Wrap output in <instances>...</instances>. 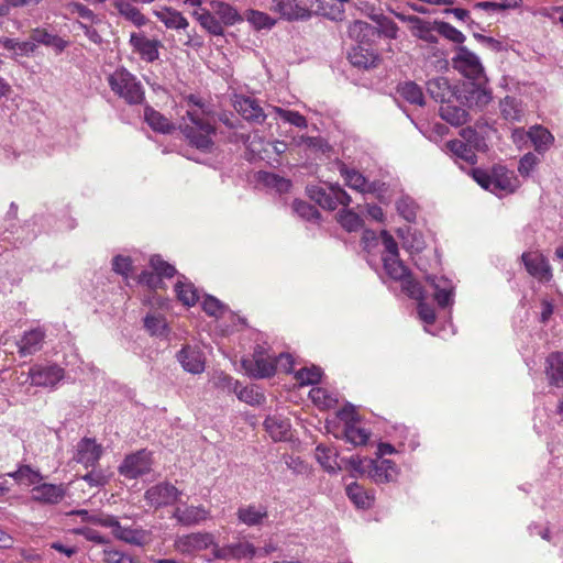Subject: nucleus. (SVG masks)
<instances>
[{"label":"nucleus","mask_w":563,"mask_h":563,"mask_svg":"<svg viewBox=\"0 0 563 563\" xmlns=\"http://www.w3.org/2000/svg\"><path fill=\"white\" fill-rule=\"evenodd\" d=\"M309 195L320 207L328 210H334L340 205L346 207L351 203V197L339 184L309 188Z\"/></svg>","instance_id":"nucleus-6"},{"label":"nucleus","mask_w":563,"mask_h":563,"mask_svg":"<svg viewBox=\"0 0 563 563\" xmlns=\"http://www.w3.org/2000/svg\"><path fill=\"white\" fill-rule=\"evenodd\" d=\"M438 27L439 35H442L443 37L453 43L462 44L465 41V35L460 30H457L448 22L440 21L438 23Z\"/></svg>","instance_id":"nucleus-62"},{"label":"nucleus","mask_w":563,"mask_h":563,"mask_svg":"<svg viewBox=\"0 0 563 563\" xmlns=\"http://www.w3.org/2000/svg\"><path fill=\"white\" fill-rule=\"evenodd\" d=\"M336 218L341 227L347 232L358 231L363 227V219L351 209L341 210Z\"/></svg>","instance_id":"nucleus-50"},{"label":"nucleus","mask_w":563,"mask_h":563,"mask_svg":"<svg viewBox=\"0 0 563 563\" xmlns=\"http://www.w3.org/2000/svg\"><path fill=\"white\" fill-rule=\"evenodd\" d=\"M244 143L247 148L260 158H264L263 153H267L268 148H272L277 155H280L287 150V144L285 142L275 141L273 143H265L261 137L254 135L253 139L249 135Z\"/></svg>","instance_id":"nucleus-35"},{"label":"nucleus","mask_w":563,"mask_h":563,"mask_svg":"<svg viewBox=\"0 0 563 563\" xmlns=\"http://www.w3.org/2000/svg\"><path fill=\"white\" fill-rule=\"evenodd\" d=\"M177 298L187 307H192L199 300L197 288L191 283H183L180 280L175 285Z\"/></svg>","instance_id":"nucleus-45"},{"label":"nucleus","mask_w":563,"mask_h":563,"mask_svg":"<svg viewBox=\"0 0 563 563\" xmlns=\"http://www.w3.org/2000/svg\"><path fill=\"white\" fill-rule=\"evenodd\" d=\"M10 475L20 484L25 485H35L42 481L40 472L33 470L30 465H22Z\"/></svg>","instance_id":"nucleus-53"},{"label":"nucleus","mask_w":563,"mask_h":563,"mask_svg":"<svg viewBox=\"0 0 563 563\" xmlns=\"http://www.w3.org/2000/svg\"><path fill=\"white\" fill-rule=\"evenodd\" d=\"M233 106L245 120L254 123H263L268 115L258 102L251 97L235 96Z\"/></svg>","instance_id":"nucleus-22"},{"label":"nucleus","mask_w":563,"mask_h":563,"mask_svg":"<svg viewBox=\"0 0 563 563\" xmlns=\"http://www.w3.org/2000/svg\"><path fill=\"white\" fill-rule=\"evenodd\" d=\"M427 283L433 290V299L444 309L454 303L455 285L444 276L428 275Z\"/></svg>","instance_id":"nucleus-14"},{"label":"nucleus","mask_w":563,"mask_h":563,"mask_svg":"<svg viewBox=\"0 0 563 563\" xmlns=\"http://www.w3.org/2000/svg\"><path fill=\"white\" fill-rule=\"evenodd\" d=\"M336 452L332 448L319 444L316 448V457L318 462L330 472H334L338 467L336 464Z\"/></svg>","instance_id":"nucleus-51"},{"label":"nucleus","mask_w":563,"mask_h":563,"mask_svg":"<svg viewBox=\"0 0 563 563\" xmlns=\"http://www.w3.org/2000/svg\"><path fill=\"white\" fill-rule=\"evenodd\" d=\"M214 539L209 532H192L179 536L174 541V548L181 554H190L213 547Z\"/></svg>","instance_id":"nucleus-13"},{"label":"nucleus","mask_w":563,"mask_h":563,"mask_svg":"<svg viewBox=\"0 0 563 563\" xmlns=\"http://www.w3.org/2000/svg\"><path fill=\"white\" fill-rule=\"evenodd\" d=\"M202 310L211 317L220 318L223 316L227 307L216 297L206 295L201 303Z\"/></svg>","instance_id":"nucleus-60"},{"label":"nucleus","mask_w":563,"mask_h":563,"mask_svg":"<svg viewBox=\"0 0 563 563\" xmlns=\"http://www.w3.org/2000/svg\"><path fill=\"white\" fill-rule=\"evenodd\" d=\"M528 139L532 143L534 150L542 154L547 152L554 142V136L542 125H533L528 131Z\"/></svg>","instance_id":"nucleus-34"},{"label":"nucleus","mask_w":563,"mask_h":563,"mask_svg":"<svg viewBox=\"0 0 563 563\" xmlns=\"http://www.w3.org/2000/svg\"><path fill=\"white\" fill-rule=\"evenodd\" d=\"M427 91L432 99L441 103L453 101L455 98V91L445 77L430 79L427 82Z\"/></svg>","instance_id":"nucleus-30"},{"label":"nucleus","mask_w":563,"mask_h":563,"mask_svg":"<svg viewBox=\"0 0 563 563\" xmlns=\"http://www.w3.org/2000/svg\"><path fill=\"white\" fill-rule=\"evenodd\" d=\"M111 91L130 106L141 104L145 100L142 82L124 67H118L107 76Z\"/></svg>","instance_id":"nucleus-2"},{"label":"nucleus","mask_w":563,"mask_h":563,"mask_svg":"<svg viewBox=\"0 0 563 563\" xmlns=\"http://www.w3.org/2000/svg\"><path fill=\"white\" fill-rule=\"evenodd\" d=\"M181 492L169 482H161L148 487L144 493L146 504L155 509L175 504Z\"/></svg>","instance_id":"nucleus-9"},{"label":"nucleus","mask_w":563,"mask_h":563,"mask_svg":"<svg viewBox=\"0 0 563 563\" xmlns=\"http://www.w3.org/2000/svg\"><path fill=\"white\" fill-rule=\"evenodd\" d=\"M380 257L384 269L390 278L397 280L406 277L407 273H409L407 266L400 260L398 249H384Z\"/></svg>","instance_id":"nucleus-26"},{"label":"nucleus","mask_w":563,"mask_h":563,"mask_svg":"<svg viewBox=\"0 0 563 563\" xmlns=\"http://www.w3.org/2000/svg\"><path fill=\"white\" fill-rule=\"evenodd\" d=\"M264 427L274 441L287 440L289 437L290 422L283 416H268L264 421Z\"/></svg>","instance_id":"nucleus-31"},{"label":"nucleus","mask_w":563,"mask_h":563,"mask_svg":"<svg viewBox=\"0 0 563 563\" xmlns=\"http://www.w3.org/2000/svg\"><path fill=\"white\" fill-rule=\"evenodd\" d=\"M211 553L217 560H252L257 554L255 545L249 541H238L225 545L213 544Z\"/></svg>","instance_id":"nucleus-10"},{"label":"nucleus","mask_w":563,"mask_h":563,"mask_svg":"<svg viewBox=\"0 0 563 563\" xmlns=\"http://www.w3.org/2000/svg\"><path fill=\"white\" fill-rule=\"evenodd\" d=\"M211 8L222 25H233L242 20L238 11L228 3L212 1Z\"/></svg>","instance_id":"nucleus-41"},{"label":"nucleus","mask_w":563,"mask_h":563,"mask_svg":"<svg viewBox=\"0 0 563 563\" xmlns=\"http://www.w3.org/2000/svg\"><path fill=\"white\" fill-rule=\"evenodd\" d=\"M44 339L45 331L41 328L24 332L18 342L19 354L21 356H29L37 353L43 346Z\"/></svg>","instance_id":"nucleus-28"},{"label":"nucleus","mask_w":563,"mask_h":563,"mask_svg":"<svg viewBox=\"0 0 563 563\" xmlns=\"http://www.w3.org/2000/svg\"><path fill=\"white\" fill-rule=\"evenodd\" d=\"M544 374L550 386L563 387V351L551 352L545 357Z\"/></svg>","instance_id":"nucleus-23"},{"label":"nucleus","mask_w":563,"mask_h":563,"mask_svg":"<svg viewBox=\"0 0 563 563\" xmlns=\"http://www.w3.org/2000/svg\"><path fill=\"white\" fill-rule=\"evenodd\" d=\"M350 62L360 68H369L376 65L378 58L371 45H355L349 53Z\"/></svg>","instance_id":"nucleus-33"},{"label":"nucleus","mask_w":563,"mask_h":563,"mask_svg":"<svg viewBox=\"0 0 563 563\" xmlns=\"http://www.w3.org/2000/svg\"><path fill=\"white\" fill-rule=\"evenodd\" d=\"M103 527L110 528L115 539L129 544L142 545L145 541L144 530L122 527L118 518L112 515H107V520L103 522Z\"/></svg>","instance_id":"nucleus-19"},{"label":"nucleus","mask_w":563,"mask_h":563,"mask_svg":"<svg viewBox=\"0 0 563 563\" xmlns=\"http://www.w3.org/2000/svg\"><path fill=\"white\" fill-rule=\"evenodd\" d=\"M292 210L298 217L307 221H317L320 217V213L314 206L302 200H295L292 202Z\"/></svg>","instance_id":"nucleus-58"},{"label":"nucleus","mask_w":563,"mask_h":563,"mask_svg":"<svg viewBox=\"0 0 563 563\" xmlns=\"http://www.w3.org/2000/svg\"><path fill=\"white\" fill-rule=\"evenodd\" d=\"M339 170L345 184L356 191L368 194L379 189L377 183H369L360 172L349 168L344 164L340 165Z\"/></svg>","instance_id":"nucleus-24"},{"label":"nucleus","mask_w":563,"mask_h":563,"mask_svg":"<svg viewBox=\"0 0 563 563\" xmlns=\"http://www.w3.org/2000/svg\"><path fill=\"white\" fill-rule=\"evenodd\" d=\"M271 10L286 21L308 20L311 11L298 0H273Z\"/></svg>","instance_id":"nucleus-18"},{"label":"nucleus","mask_w":563,"mask_h":563,"mask_svg":"<svg viewBox=\"0 0 563 563\" xmlns=\"http://www.w3.org/2000/svg\"><path fill=\"white\" fill-rule=\"evenodd\" d=\"M144 328L154 336H167L169 327L165 317L161 313H148L144 318Z\"/></svg>","instance_id":"nucleus-40"},{"label":"nucleus","mask_w":563,"mask_h":563,"mask_svg":"<svg viewBox=\"0 0 563 563\" xmlns=\"http://www.w3.org/2000/svg\"><path fill=\"white\" fill-rule=\"evenodd\" d=\"M144 119L154 131L161 133H169L174 128L166 117L151 107L145 108Z\"/></svg>","instance_id":"nucleus-42"},{"label":"nucleus","mask_w":563,"mask_h":563,"mask_svg":"<svg viewBox=\"0 0 563 563\" xmlns=\"http://www.w3.org/2000/svg\"><path fill=\"white\" fill-rule=\"evenodd\" d=\"M322 372L320 367L312 366L310 368L303 367L296 373V378L302 385L318 384L321 379Z\"/></svg>","instance_id":"nucleus-61"},{"label":"nucleus","mask_w":563,"mask_h":563,"mask_svg":"<svg viewBox=\"0 0 563 563\" xmlns=\"http://www.w3.org/2000/svg\"><path fill=\"white\" fill-rule=\"evenodd\" d=\"M35 500L46 504H57L65 496V489L62 485L40 484L32 489Z\"/></svg>","instance_id":"nucleus-32"},{"label":"nucleus","mask_w":563,"mask_h":563,"mask_svg":"<svg viewBox=\"0 0 563 563\" xmlns=\"http://www.w3.org/2000/svg\"><path fill=\"white\" fill-rule=\"evenodd\" d=\"M397 19L408 24L409 31L412 36L428 43L437 44L439 41V27L440 21H428L417 15H407L402 13H396Z\"/></svg>","instance_id":"nucleus-8"},{"label":"nucleus","mask_w":563,"mask_h":563,"mask_svg":"<svg viewBox=\"0 0 563 563\" xmlns=\"http://www.w3.org/2000/svg\"><path fill=\"white\" fill-rule=\"evenodd\" d=\"M260 179L271 188L276 189L278 192H286L289 190L291 184L288 179L279 177L273 173H260Z\"/></svg>","instance_id":"nucleus-59"},{"label":"nucleus","mask_w":563,"mask_h":563,"mask_svg":"<svg viewBox=\"0 0 563 563\" xmlns=\"http://www.w3.org/2000/svg\"><path fill=\"white\" fill-rule=\"evenodd\" d=\"M500 113L508 122H521L525 115L522 102L515 97L507 96L500 101Z\"/></svg>","instance_id":"nucleus-36"},{"label":"nucleus","mask_w":563,"mask_h":563,"mask_svg":"<svg viewBox=\"0 0 563 563\" xmlns=\"http://www.w3.org/2000/svg\"><path fill=\"white\" fill-rule=\"evenodd\" d=\"M399 95L408 102L417 106L424 103V96L421 88L413 81H406L398 86Z\"/></svg>","instance_id":"nucleus-44"},{"label":"nucleus","mask_w":563,"mask_h":563,"mask_svg":"<svg viewBox=\"0 0 563 563\" xmlns=\"http://www.w3.org/2000/svg\"><path fill=\"white\" fill-rule=\"evenodd\" d=\"M173 518L180 525L189 527L207 520L209 518V511L203 506L177 507L173 514Z\"/></svg>","instance_id":"nucleus-29"},{"label":"nucleus","mask_w":563,"mask_h":563,"mask_svg":"<svg viewBox=\"0 0 563 563\" xmlns=\"http://www.w3.org/2000/svg\"><path fill=\"white\" fill-rule=\"evenodd\" d=\"M398 280H400L401 289L408 297L418 301L424 299L422 286L411 277L410 273H407L406 277L399 278Z\"/></svg>","instance_id":"nucleus-55"},{"label":"nucleus","mask_w":563,"mask_h":563,"mask_svg":"<svg viewBox=\"0 0 563 563\" xmlns=\"http://www.w3.org/2000/svg\"><path fill=\"white\" fill-rule=\"evenodd\" d=\"M150 266L162 280L163 278H172L177 273L175 266L164 261L161 255H153L150 260Z\"/></svg>","instance_id":"nucleus-56"},{"label":"nucleus","mask_w":563,"mask_h":563,"mask_svg":"<svg viewBox=\"0 0 563 563\" xmlns=\"http://www.w3.org/2000/svg\"><path fill=\"white\" fill-rule=\"evenodd\" d=\"M129 44L132 52L146 63H153L159 57L161 41L147 37L144 32H132Z\"/></svg>","instance_id":"nucleus-12"},{"label":"nucleus","mask_w":563,"mask_h":563,"mask_svg":"<svg viewBox=\"0 0 563 563\" xmlns=\"http://www.w3.org/2000/svg\"><path fill=\"white\" fill-rule=\"evenodd\" d=\"M350 464L354 471L366 474L376 484L396 482L399 474L397 465L391 460H373L352 456Z\"/></svg>","instance_id":"nucleus-4"},{"label":"nucleus","mask_w":563,"mask_h":563,"mask_svg":"<svg viewBox=\"0 0 563 563\" xmlns=\"http://www.w3.org/2000/svg\"><path fill=\"white\" fill-rule=\"evenodd\" d=\"M213 385L225 393H234L240 387V383L228 374L220 373L213 377Z\"/></svg>","instance_id":"nucleus-63"},{"label":"nucleus","mask_w":563,"mask_h":563,"mask_svg":"<svg viewBox=\"0 0 563 563\" xmlns=\"http://www.w3.org/2000/svg\"><path fill=\"white\" fill-rule=\"evenodd\" d=\"M527 272L540 282H549L552 277L551 266L547 257L539 251L525 252L521 255Z\"/></svg>","instance_id":"nucleus-17"},{"label":"nucleus","mask_w":563,"mask_h":563,"mask_svg":"<svg viewBox=\"0 0 563 563\" xmlns=\"http://www.w3.org/2000/svg\"><path fill=\"white\" fill-rule=\"evenodd\" d=\"M235 515L239 523L260 527L268 518V509L262 504H249L239 507Z\"/></svg>","instance_id":"nucleus-21"},{"label":"nucleus","mask_w":563,"mask_h":563,"mask_svg":"<svg viewBox=\"0 0 563 563\" xmlns=\"http://www.w3.org/2000/svg\"><path fill=\"white\" fill-rule=\"evenodd\" d=\"M152 453L140 450L124 457L119 466L120 475L129 479H136L152 471Z\"/></svg>","instance_id":"nucleus-7"},{"label":"nucleus","mask_w":563,"mask_h":563,"mask_svg":"<svg viewBox=\"0 0 563 563\" xmlns=\"http://www.w3.org/2000/svg\"><path fill=\"white\" fill-rule=\"evenodd\" d=\"M114 7L123 18L132 22L134 25L143 26L146 24V18L131 2L126 0H117L114 2Z\"/></svg>","instance_id":"nucleus-43"},{"label":"nucleus","mask_w":563,"mask_h":563,"mask_svg":"<svg viewBox=\"0 0 563 563\" xmlns=\"http://www.w3.org/2000/svg\"><path fill=\"white\" fill-rule=\"evenodd\" d=\"M349 36L356 42V45H371L379 37V31L376 26L356 20L349 25Z\"/></svg>","instance_id":"nucleus-25"},{"label":"nucleus","mask_w":563,"mask_h":563,"mask_svg":"<svg viewBox=\"0 0 563 563\" xmlns=\"http://www.w3.org/2000/svg\"><path fill=\"white\" fill-rule=\"evenodd\" d=\"M29 377L31 385L48 387L55 386L64 377V368L60 366L53 365H40L32 366L29 371Z\"/></svg>","instance_id":"nucleus-16"},{"label":"nucleus","mask_w":563,"mask_h":563,"mask_svg":"<svg viewBox=\"0 0 563 563\" xmlns=\"http://www.w3.org/2000/svg\"><path fill=\"white\" fill-rule=\"evenodd\" d=\"M104 563H132V556L115 549H104L102 551Z\"/></svg>","instance_id":"nucleus-64"},{"label":"nucleus","mask_w":563,"mask_h":563,"mask_svg":"<svg viewBox=\"0 0 563 563\" xmlns=\"http://www.w3.org/2000/svg\"><path fill=\"white\" fill-rule=\"evenodd\" d=\"M453 67L473 82L486 81L479 57L465 46H460L452 58Z\"/></svg>","instance_id":"nucleus-5"},{"label":"nucleus","mask_w":563,"mask_h":563,"mask_svg":"<svg viewBox=\"0 0 563 563\" xmlns=\"http://www.w3.org/2000/svg\"><path fill=\"white\" fill-rule=\"evenodd\" d=\"M245 19L256 29H272L276 20L269 16L267 13L257 10H247L245 12Z\"/></svg>","instance_id":"nucleus-52"},{"label":"nucleus","mask_w":563,"mask_h":563,"mask_svg":"<svg viewBox=\"0 0 563 563\" xmlns=\"http://www.w3.org/2000/svg\"><path fill=\"white\" fill-rule=\"evenodd\" d=\"M439 112L444 121L455 126L464 124L467 120L466 110L456 104H453L452 101L441 103Z\"/></svg>","instance_id":"nucleus-38"},{"label":"nucleus","mask_w":563,"mask_h":563,"mask_svg":"<svg viewBox=\"0 0 563 563\" xmlns=\"http://www.w3.org/2000/svg\"><path fill=\"white\" fill-rule=\"evenodd\" d=\"M195 15L200 23V25L207 30L210 34L213 35H222L223 26L217 15L210 13L209 11L201 10L200 12H195Z\"/></svg>","instance_id":"nucleus-49"},{"label":"nucleus","mask_w":563,"mask_h":563,"mask_svg":"<svg viewBox=\"0 0 563 563\" xmlns=\"http://www.w3.org/2000/svg\"><path fill=\"white\" fill-rule=\"evenodd\" d=\"M418 209V205L409 196H401L396 201V210L398 214L409 223L416 221Z\"/></svg>","instance_id":"nucleus-46"},{"label":"nucleus","mask_w":563,"mask_h":563,"mask_svg":"<svg viewBox=\"0 0 563 563\" xmlns=\"http://www.w3.org/2000/svg\"><path fill=\"white\" fill-rule=\"evenodd\" d=\"M102 446L95 439L82 438L76 446L74 460L86 467L95 466L102 455Z\"/></svg>","instance_id":"nucleus-20"},{"label":"nucleus","mask_w":563,"mask_h":563,"mask_svg":"<svg viewBox=\"0 0 563 563\" xmlns=\"http://www.w3.org/2000/svg\"><path fill=\"white\" fill-rule=\"evenodd\" d=\"M345 490L347 497L357 508L368 509L372 507L374 496L371 493L366 492L357 483H352L347 485Z\"/></svg>","instance_id":"nucleus-39"},{"label":"nucleus","mask_w":563,"mask_h":563,"mask_svg":"<svg viewBox=\"0 0 563 563\" xmlns=\"http://www.w3.org/2000/svg\"><path fill=\"white\" fill-rule=\"evenodd\" d=\"M188 101L194 108L187 110L179 129L190 144L200 150H208L212 145L211 135L214 133V126L195 96H190Z\"/></svg>","instance_id":"nucleus-1"},{"label":"nucleus","mask_w":563,"mask_h":563,"mask_svg":"<svg viewBox=\"0 0 563 563\" xmlns=\"http://www.w3.org/2000/svg\"><path fill=\"white\" fill-rule=\"evenodd\" d=\"M473 177L481 187L496 195L514 192L519 186V181L514 172L504 166L494 167L492 173L474 169Z\"/></svg>","instance_id":"nucleus-3"},{"label":"nucleus","mask_w":563,"mask_h":563,"mask_svg":"<svg viewBox=\"0 0 563 563\" xmlns=\"http://www.w3.org/2000/svg\"><path fill=\"white\" fill-rule=\"evenodd\" d=\"M272 111L282 118L285 122L297 128H307V119L297 111L285 110L279 107H272Z\"/></svg>","instance_id":"nucleus-57"},{"label":"nucleus","mask_w":563,"mask_h":563,"mask_svg":"<svg viewBox=\"0 0 563 563\" xmlns=\"http://www.w3.org/2000/svg\"><path fill=\"white\" fill-rule=\"evenodd\" d=\"M349 0H309L310 11L330 20H341L344 14V3Z\"/></svg>","instance_id":"nucleus-27"},{"label":"nucleus","mask_w":563,"mask_h":563,"mask_svg":"<svg viewBox=\"0 0 563 563\" xmlns=\"http://www.w3.org/2000/svg\"><path fill=\"white\" fill-rule=\"evenodd\" d=\"M450 152H452L457 158L463 159L467 164L476 163V154L472 146L461 140H453L446 144Z\"/></svg>","instance_id":"nucleus-47"},{"label":"nucleus","mask_w":563,"mask_h":563,"mask_svg":"<svg viewBox=\"0 0 563 563\" xmlns=\"http://www.w3.org/2000/svg\"><path fill=\"white\" fill-rule=\"evenodd\" d=\"M242 366L254 378L271 377L276 372V364L265 355L262 346L257 345L251 358H243Z\"/></svg>","instance_id":"nucleus-11"},{"label":"nucleus","mask_w":563,"mask_h":563,"mask_svg":"<svg viewBox=\"0 0 563 563\" xmlns=\"http://www.w3.org/2000/svg\"><path fill=\"white\" fill-rule=\"evenodd\" d=\"M176 358L183 369L197 375L201 374L206 368V357L200 347L186 344L176 354Z\"/></svg>","instance_id":"nucleus-15"},{"label":"nucleus","mask_w":563,"mask_h":563,"mask_svg":"<svg viewBox=\"0 0 563 563\" xmlns=\"http://www.w3.org/2000/svg\"><path fill=\"white\" fill-rule=\"evenodd\" d=\"M343 437L346 442L352 443L353 445H363L366 444L369 433L363 429L355 427L353 423L346 422L343 431Z\"/></svg>","instance_id":"nucleus-54"},{"label":"nucleus","mask_w":563,"mask_h":563,"mask_svg":"<svg viewBox=\"0 0 563 563\" xmlns=\"http://www.w3.org/2000/svg\"><path fill=\"white\" fill-rule=\"evenodd\" d=\"M154 13L167 29L185 30L188 26L187 19L174 9L163 8L161 10H156Z\"/></svg>","instance_id":"nucleus-37"},{"label":"nucleus","mask_w":563,"mask_h":563,"mask_svg":"<svg viewBox=\"0 0 563 563\" xmlns=\"http://www.w3.org/2000/svg\"><path fill=\"white\" fill-rule=\"evenodd\" d=\"M31 38L34 43L44 44L47 46H54L58 51H63L67 43L62 37L48 33L46 30L43 29H35L32 32Z\"/></svg>","instance_id":"nucleus-48"}]
</instances>
